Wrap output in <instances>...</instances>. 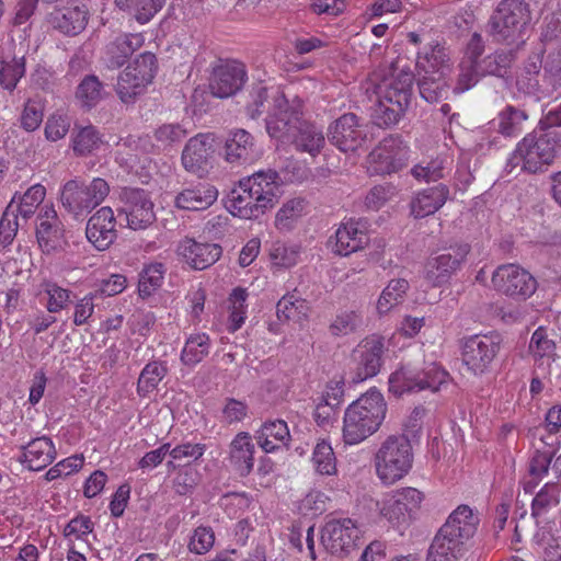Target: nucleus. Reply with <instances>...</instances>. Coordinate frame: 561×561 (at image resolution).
Returning a JSON list of instances; mask_svg holds the SVG:
<instances>
[{"label": "nucleus", "instance_id": "obj_1", "mask_svg": "<svg viewBox=\"0 0 561 561\" xmlns=\"http://www.w3.org/2000/svg\"><path fill=\"white\" fill-rule=\"evenodd\" d=\"M278 179L276 171L267 170L241 180L239 190L231 193V213L244 219L259 218L277 202Z\"/></svg>", "mask_w": 561, "mask_h": 561}, {"label": "nucleus", "instance_id": "obj_2", "mask_svg": "<svg viewBox=\"0 0 561 561\" xmlns=\"http://www.w3.org/2000/svg\"><path fill=\"white\" fill-rule=\"evenodd\" d=\"M387 413V403L380 391L370 389L351 403L344 413L343 440L356 445L374 435Z\"/></svg>", "mask_w": 561, "mask_h": 561}, {"label": "nucleus", "instance_id": "obj_3", "mask_svg": "<svg viewBox=\"0 0 561 561\" xmlns=\"http://www.w3.org/2000/svg\"><path fill=\"white\" fill-rule=\"evenodd\" d=\"M557 131L540 127L527 134L516 146L508 159L512 168L520 165L529 173L543 171L556 158Z\"/></svg>", "mask_w": 561, "mask_h": 561}, {"label": "nucleus", "instance_id": "obj_4", "mask_svg": "<svg viewBox=\"0 0 561 561\" xmlns=\"http://www.w3.org/2000/svg\"><path fill=\"white\" fill-rule=\"evenodd\" d=\"M378 478L385 484L402 479L412 468L413 453L410 439L405 435H389L374 457Z\"/></svg>", "mask_w": 561, "mask_h": 561}, {"label": "nucleus", "instance_id": "obj_5", "mask_svg": "<svg viewBox=\"0 0 561 561\" xmlns=\"http://www.w3.org/2000/svg\"><path fill=\"white\" fill-rule=\"evenodd\" d=\"M110 193L108 183L101 178H94L85 183L80 180H69L61 190L62 207L75 219H82L102 204Z\"/></svg>", "mask_w": 561, "mask_h": 561}, {"label": "nucleus", "instance_id": "obj_6", "mask_svg": "<svg viewBox=\"0 0 561 561\" xmlns=\"http://www.w3.org/2000/svg\"><path fill=\"white\" fill-rule=\"evenodd\" d=\"M305 119L304 101L298 96L288 100L284 93H278L272 112L265 118L266 131L270 137L287 144Z\"/></svg>", "mask_w": 561, "mask_h": 561}, {"label": "nucleus", "instance_id": "obj_7", "mask_svg": "<svg viewBox=\"0 0 561 561\" xmlns=\"http://www.w3.org/2000/svg\"><path fill=\"white\" fill-rule=\"evenodd\" d=\"M529 20L528 5L523 0H502L491 15L490 34L496 42L514 43Z\"/></svg>", "mask_w": 561, "mask_h": 561}, {"label": "nucleus", "instance_id": "obj_8", "mask_svg": "<svg viewBox=\"0 0 561 561\" xmlns=\"http://www.w3.org/2000/svg\"><path fill=\"white\" fill-rule=\"evenodd\" d=\"M502 342L503 337L497 332L465 337L461 343L462 363L474 375L485 374L501 351Z\"/></svg>", "mask_w": 561, "mask_h": 561}, {"label": "nucleus", "instance_id": "obj_9", "mask_svg": "<svg viewBox=\"0 0 561 561\" xmlns=\"http://www.w3.org/2000/svg\"><path fill=\"white\" fill-rule=\"evenodd\" d=\"M424 494L415 488H401L387 495L380 507V514L393 527L410 525L417 517Z\"/></svg>", "mask_w": 561, "mask_h": 561}, {"label": "nucleus", "instance_id": "obj_10", "mask_svg": "<svg viewBox=\"0 0 561 561\" xmlns=\"http://www.w3.org/2000/svg\"><path fill=\"white\" fill-rule=\"evenodd\" d=\"M468 243H456L436 255L428 257L425 264V279L432 287H440L449 282L451 276L461 268L468 254Z\"/></svg>", "mask_w": 561, "mask_h": 561}, {"label": "nucleus", "instance_id": "obj_11", "mask_svg": "<svg viewBox=\"0 0 561 561\" xmlns=\"http://www.w3.org/2000/svg\"><path fill=\"white\" fill-rule=\"evenodd\" d=\"M409 160V148L400 136H389L367 158L370 174L385 175L400 171Z\"/></svg>", "mask_w": 561, "mask_h": 561}, {"label": "nucleus", "instance_id": "obj_12", "mask_svg": "<svg viewBox=\"0 0 561 561\" xmlns=\"http://www.w3.org/2000/svg\"><path fill=\"white\" fill-rule=\"evenodd\" d=\"M447 378L448 374L435 365L428 366L421 373L402 367L390 375L389 389L400 396L424 389L436 391Z\"/></svg>", "mask_w": 561, "mask_h": 561}, {"label": "nucleus", "instance_id": "obj_13", "mask_svg": "<svg viewBox=\"0 0 561 561\" xmlns=\"http://www.w3.org/2000/svg\"><path fill=\"white\" fill-rule=\"evenodd\" d=\"M119 201L122 206L118 209V216H125L130 229H146L156 220L154 206L147 191L125 187L119 194Z\"/></svg>", "mask_w": 561, "mask_h": 561}, {"label": "nucleus", "instance_id": "obj_14", "mask_svg": "<svg viewBox=\"0 0 561 561\" xmlns=\"http://www.w3.org/2000/svg\"><path fill=\"white\" fill-rule=\"evenodd\" d=\"M492 285L496 291L522 300L530 297L537 288L533 275L514 264L499 266L492 274Z\"/></svg>", "mask_w": 561, "mask_h": 561}, {"label": "nucleus", "instance_id": "obj_15", "mask_svg": "<svg viewBox=\"0 0 561 561\" xmlns=\"http://www.w3.org/2000/svg\"><path fill=\"white\" fill-rule=\"evenodd\" d=\"M383 337L378 335L365 337L352 353L355 364L352 381L358 383L378 375L383 363Z\"/></svg>", "mask_w": 561, "mask_h": 561}, {"label": "nucleus", "instance_id": "obj_16", "mask_svg": "<svg viewBox=\"0 0 561 561\" xmlns=\"http://www.w3.org/2000/svg\"><path fill=\"white\" fill-rule=\"evenodd\" d=\"M328 139L343 152L356 151L367 141L366 126L354 113L343 114L329 127Z\"/></svg>", "mask_w": 561, "mask_h": 561}, {"label": "nucleus", "instance_id": "obj_17", "mask_svg": "<svg viewBox=\"0 0 561 561\" xmlns=\"http://www.w3.org/2000/svg\"><path fill=\"white\" fill-rule=\"evenodd\" d=\"M247 78L244 64L237 60L221 61L213 69L209 90L214 96L229 98L242 89Z\"/></svg>", "mask_w": 561, "mask_h": 561}, {"label": "nucleus", "instance_id": "obj_18", "mask_svg": "<svg viewBox=\"0 0 561 561\" xmlns=\"http://www.w3.org/2000/svg\"><path fill=\"white\" fill-rule=\"evenodd\" d=\"M359 528L351 518L327 522L322 531V542L332 554L348 552L359 539Z\"/></svg>", "mask_w": 561, "mask_h": 561}, {"label": "nucleus", "instance_id": "obj_19", "mask_svg": "<svg viewBox=\"0 0 561 561\" xmlns=\"http://www.w3.org/2000/svg\"><path fill=\"white\" fill-rule=\"evenodd\" d=\"M116 217L110 206L99 208L87 221L85 237L99 251L108 249L117 239Z\"/></svg>", "mask_w": 561, "mask_h": 561}, {"label": "nucleus", "instance_id": "obj_20", "mask_svg": "<svg viewBox=\"0 0 561 561\" xmlns=\"http://www.w3.org/2000/svg\"><path fill=\"white\" fill-rule=\"evenodd\" d=\"M213 154V139L208 135L199 134L185 145L181 157L182 165L187 172L204 178L211 169Z\"/></svg>", "mask_w": 561, "mask_h": 561}, {"label": "nucleus", "instance_id": "obj_21", "mask_svg": "<svg viewBox=\"0 0 561 561\" xmlns=\"http://www.w3.org/2000/svg\"><path fill=\"white\" fill-rule=\"evenodd\" d=\"M176 252L194 270H205L221 256L222 249L216 243H202L192 238H184L178 244Z\"/></svg>", "mask_w": 561, "mask_h": 561}, {"label": "nucleus", "instance_id": "obj_22", "mask_svg": "<svg viewBox=\"0 0 561 561\" xmlns=\"http://www.w3.org/2000/svg\"><path fill=\"white\" fill-rule=\"evenodd\" d=\"M226 160L229 163L242 165L254 162L261 157L253 136L245 129L229 133L225 145Z\"/></svg>", "mask_w": 561, "mask_h": 561}, {"label": "nucleus", "instance_id": "obj_23", "mask_svg": "<svg viewBox=\"0 0 561 561\" xmlns=\"http://www.w3.org/2000/svg\"><path fill=\"white\" fill-rule=\"evenodd\" d=\"M218 198V190L207 182H198L183 188L175 196V206L185 210H204L209 208Z\"/></svg>", "mask_w": 561, "mask_h": 561}, {"label": "nucleus", "instance_id": "obj_24", "mask_svg": "<svg viewBox=\"0 0 561 561\" xmlns=\"http://www.w3.org/2000/svg\"><path fill=\"white\" fill-rule=\"evenodd\" d=\"M440 527L427 550L426 561H459L466 553V542Z\"/></svg>", "mask_w": 561, "mask_h": 561}, {"label": "nucleus", "instance_id": "obj_25", "mask_svg": "<svg viewBox=\"0 0 561 561\" xmlns=\"http://www.w3.org/2000/svg\"><path fill=\"white\" fill-rule=\"evenodd\" d=\"M144 44L141 34H121L108 43L104 51V61L107 68L122 67L127 59Z\"/></svg>", "mask_w": 561, "mask_h": 561}, {"label": "nucleus", "instance_id": "obj_26", "mask_svg": "<svg viewBox=\"0 0 561 561\" xmlns=\"http://www.w3.org/2000/svg\"><path fill=\"white\" fill-rule=\"evenodd\" d=\"M22 450L19 460L33 471L46 468L56 457L55 446L46 436L32 439L27 445L22 446Z\"/></svg>", "mask_w": 561, "mask_h": 561}, {"label": "nucleus", "instance_id": "obj_27", "mask_svg": "<svg viewBox=\"0 0 561 561\" xmlns=\"http://www.w3.org/2000/svg\"><path fill=\"white\" fill-rule=\"evenodd\" d=\"M255 446L249 433H238L229 446V462L240 477H247L254 466Z\"/></svg>", "mask_w": 561, "mask_h": 561}, {"label": "nucleus", "instance_id": "obj_28", "mask_svg": "<svg viewBox=\"0 0 561 561\" xmlns=\"http://www.w3.org/2000/svg\"><path fill=\"white\" fill-rule=\"evenodd\" d=\"M49 22L54 28L66 35L73 36L85 28L88 23V10L85 5L77 4L57 9L50 13Z\"/></svg>", "mask_w": 561, "mask_h": 561}, {"label": "nucleus", "instance_id": "obj_29", "mask_svg": "<svg viewBox=\"0 0 561 561\" xmlns=\"http://www.w3.org/2000/svg\"><path fill=\"white\" fill-rule=\"evenodd\" d=\"M449 187L443 183L419 192L411 201V214L424 218L440 209L449 198Z\"/></svg>", "mask_w": 561, "mask_h": 561}, {"label": "nucleus", "instance_id": "obj_30", "mask_svg": "<svg viewBox=\"0 0 561 561\" xmlns=\"http://www.w3.org/2000/svg\"><path fill=\"white\" fill-rule=\"evenodd\" d=\"M335 242L332 248L333 252L347 256L356 251L364 249L368 243V237L366 232L359 228V224L350 220L343 222L335 232Z\"/></svg>", "mask_w": 561, "mask_h": 561}, {"label": "nucleus", "instance_id": "obj_31", "mask_svg": "<svg viewBox=\"0 0 561 561\" xmlns=\"http://www.w3.org/2000/svg\"><path fill=\"white\" fill-rule=\"evenodd\" d=\"M479 524V515L470 506L461 504L450 513L442 527H447L448 533L467 542L476 535Z\"/></svg>", "mask_w": 561, "mask_h": 561}, {"label": "nucleus", "instance_id": "obj_32", "mask_svg": "<svg viewBox=\"0 0 561 561\" xmlns=\"http://www.w3.org/2000/svg\"><path fill=\"white\" fill-rule=\"evenodd\" d=\"M255 438L265 453H274L288 446L290 433L283 420L266 421L256 431Z\"/></svg>", "mask_w": 561, "mask_h": 561}, {"label": "nucleus", "instance_id": "obj_33", "mask_svg": "<svg viewBox=\"0 0 561 561\" xmlns=\"http://www.w3.org/2000/svg\"><path fill=\"white\" fill-rule=\"evenodd\" d=\"M287 144L293 145L299 152H307L316 157L324 147L325 138L322 129L306 118Z\"/></svg>", "mask_w": 561, "mask_h": 561}, {"label": "nucleus", "instance_id": "obj_34", "mask_svg": "<svg viewBox=\"0 0 561 561\" xmlns=\"http://www.w3.org/2000/svg\"><path fill=\"white\" fill-rule=\"evenodd\" d=\"M413 80L414 75L410 70H401L388 84H385V90L379 98L408 108L412 98Z\"/></svg>", "mask_w": 561, "mask_h": 561}, {"label": "nucleus", "instance_id": "obj_35", "mask_svg": "<svg viewBox=\"0 0 561 561\" xmlns=\"http://www.w3.org/2000/svg\"><path fill=\"white\" fill-rule=\"evenodd\" d=\"M71 291L59 286L50 279H43L38 286L36 297L45 306L47 312L58 313L70 304Z\"/></svg>", "mask_w": 561, "mask_h": 561}, {"label": "nucleus", "instance_id": "obj_36", "mask_svg": "<svg viewBox=\"0 0 561 561\" xmlns=\"http://www.w3.org/2000/svg\"><path fill=\"white\" fill-rule=\"evenodd\" d=\"M417 85L421 96L430 102L435 103L446 99L449 93V85L445 79L444 71H432L425 73L419 72Z\"/></svg>", "mask_w": 561, "mask_h": 561}, {"label": "nucleus", "instance_id": "obj_37", "mask_svg": "<svg viewBox=\"0 0 561 561\" xmlns=\"http://www.w3.org/2000/svg\"><path fill=\"white\" fill-rule=\"evenodd\" d=\"M450 60L449 53L439 43L430 44L423 51L417 54L416 68L425 73L432 71H444Z\"/></svg>", "mask_w": 561, "mask_h": 561}, {"label": "nucleus", "instance_id": "obj_38", "mask_svg": "<svg viewBox=\"0 0 561 561\" xmlns=\"http://www.w3.org/2000/svg\"><path fill=\"white\" fill-rule=\"evenodd\" d=\"M147 85L146 81L141 80L136 72L126 67L117 78L115 90L123 103L130 104L145 92Z\"/></svg>", "mask_w": 561, "mask_h": 561}, {"label": "nucleus", "instance_id": "obj_39", "mask_svg": "<svg viewBox=\"0 0 561 561\" xmlns=\"http://www.w3.org/2000/svg\"><path fill=\"white\" fill-rule=\"evenodd\" d=\"M104 85L94 75L85 76L77 87L76 98L84 108L96 106L105 96Z\"/></svg>", "mask_w": 561, "mask_h": 561}, {"label": "nucleus", "instance_id": "obj_40", "mask_svg": "<svg viewBox=\"0 0 561 561\" xmlns=\"http://www.w3.org/2000/svg\"><path fill=\"white\" fill-rule=\"evenodd\" d=\"M561 486L558 483H546L531 502V516L539 518L548 514L560 503Z\"/></svg>", "mask_w": 561, "mask_h": 561}, {"label": "nucleus", "instance_id": "obj_41", "mask_svg": "<svg viewBox=\"0 0 561 561\" xmlns=\"http://www.w3.org/2000/svg\"><path fill=\"white\" fill-rule=\"evenodd\" d=\"M210 340L205 333L191 335L182 350L181 360L184 365L194 366L209 353Z\"/></svg>", "mask_w": 561, "mask_h": 561}, {"label": "nucleus", "instance_id": "obj_42", "mask_svg": "<svg viewBox=\"0 0 561 561\" xmlns=\"http://www.w3.org/2000/svg\"><path fill=\"white\" fill-rule=\"evenodd\" d=\"M168 373L167 366L162 362H150L141 370L137 382V393L140 397H146L152 392L159 382L165 377Z\"/></svg>", "mask_w": 561, "mask_h": 561}, {"label": "nucleus", "instance_id": "obj_43", "mask_svg": "<svg viewBox=\"0 0 561 561\" xmlns=\"http://www.w3.org/2000/svg\"><path fill=\"white\" fill-rule=\"evenodd\" d=\"M62 232L60 219L38 222L36 226V238L42 250L47 253L55 250L60 243Z\"/></svg>", "mask_w": 561, "mask_h": 561}, {"label": "nucleus", "instance_id": "obj_44", "mask_svg": "<svg viewBox=\"0 0 561 561\" xmlns=\"http://www.w3.org/2000/svg\"><path fill=\"white\" fill-rule=\"evenodd\" d=\"M528 118L524 110L507 105L497 115V131L504 136H516L522 131V124Z\"/></svg>", "mask_w": 561, "mask_h": 561}, {"label": "nucleus", "instance_id": "obj_45", "mask_svg": "<svg viewBox=\"0 0 561 561\" xmlns=\"http://www.w3.org/2000/svg\"><path fill=\"white\" fill-rule=\"evenodd\" d=\"M408 280L403 278L391 279L387 287L382 290L378 301L377 310L380 314L387 313L394 306L403 300L405 293L409 289Z\"/></svg>", "mask_w": 561, "mask_h": 561}, {"label": "nucleus", "instance_id": "obj_46", "mask_svg": "<svg viewBox=\"0 0 561 561\" xmlns=\"http://www.w3.org/2000/svg\"><path fill=\"white\" fill-rule=\"evenodd\" d=\"M102 144L99 130L92 126H84L73 134L72 149L77 156H87L99 149Z\"/></svg>", "mask_w": 561, "mask_h": 561}, {"label": "nucleus", "instance_id": "obj_47", "mask_svg": "<svg viewBox=\"0 0 561 561\" xmlns=\"http://www.w3.org/2000/svg\"><path fill=\"white\" fill-rule=\"evenodd\" d=\"M165 268L162 263H151L139 274L138 290L142 297L154 293L162 284Z\"/></svg>", "mask_w": 561, "mask_h": 561}, {"label": "nucleus", "instance_id": "obj_48", "mask_svg": "<svg viewBox=\"0 0 561 561\" xmlns=\"http://www.w3.org/2000/svg\"><path fill=\"white\" fill-rule=\"evenodd\" d=\"M247 298H248L247 289L241 288V287L234 288L229 296L230 316H229L228 330L230 332H236L244 323L245 313H247V305H245Z\"/></svg>", "mask_w": 561, "mask_h": 561}, {"label": "nucleus", "instance_id": "obj_49", "mask_svg": "<svg viewBox=\"0 0 561 561\" xmlns=\"http://www.w3.org/2000/svg\"><path fill=\"white\" fill-rule=\"evenodd\" d=\"M306 205V201L299 197L287 201L276 214L275 226L280 230L290 229L293 224L302 216Z\"/></svg>", "mask_w": 561, "mask_h": 561}, {"label": "nucleus", "instance_id": "obj_50", "mask_svg": "<svg viewBox=\"0 0 561 561\" xmlns=\"http://www.w3.org/2000/svg\"><path fill=\"white\" fill-rule=\"evenodd\" d=\"M25 75V58H12L10 61H1L0 84L8 91H13L20 79Z\"/></svg>", "mask_w": 561, "mask_h": 561}, {"label": "nucleus", "instance_id": "obj_51", "mask_svg": "<svg viewBox=\"0 0 561 561\" xmlns=\"http://www.w3.org/2000/svg\"><path fill=\"white\" fill-rule=\"evenodd\" d=\"M312 461L320 474L332 476L336 473V458L329 443L322 440L316 445Z\"/></svg>", "mask_w": 561, "mask_h": 561}, {"label": "nucleus", "instance_id": "obj_52", "mask_svg": "<svg viewBox=\"0 0 561 561\" xmlns=\"http://www.w3.org/2000/svg\"><path fill=\"white\" fill-rule=\"evenodd\" d=\"M459 73L457 77L454 92L462 93L478 83L482 73L480 71L478 61L470 59H462L458 66Z\"/></svg>", "mask_w": 561, "mask_h": 561}, {"label": "nucleus", "instance_id": "obj_53", "mask_svg": "<svg viewBox=\"0 0 561 561\" xmlns=\"http://www.w3.org/2000/svg\"><path fill=\"white\" fill-rule=\"evenodd\" d=\"M379 98L378 105L374 113L375 122L378 126L390 127L399 123L407 108L398 104H392Z\"/></svg>", "mask_w": 561, "mask_h": 561}, {"label": "nucleus", "instance_id": "obj_54", "mask_svg": "<svg viewBox=\"0 0 561 561\" xmlns=\"http://www.w3.org/2000/svg\"><path fill=\"white\" fill-rule=\"evenodd\" d=\"M511 60V55L502 50L484 57L481 61H478V65L482 77L486 75L504 77L507 73Z\"/></svg>", "mask_w": 561, "mask_h": 561}, {"label": "nucleus", "instance_id": "obj_55", "mask_svg": "<svg viewBox=\"0 0 561 561\" xmlns=\"http://www.w3.org/2000/svg\"><path fill=\"white\" fill-rule=\"evenodd\" d=\"M363 324L362 314L357 311H343L339 313L329 327L334 336L347 335L355 332Z\"/></svg>", "mask_w": 561, "mask_h": 561}, {"label": "nucleus", "instance_id": "obj_56", "mask_svg": "<svg viewBox=\"0 0 561 561\" xmlns=\"http://www.w3.org/2000/svg\"><path fill=\"white\" fill-rule=\"evenodd\" d=\"M19 228L16 210L13 209V201L3 211L0 219V251L12 243Z\"/></svg>", "mask_w": 561, "mask_h": 561}, {"label": "nucleus", "instance_id": "obj_57", "mask_svg": "<svg viewBox=\"0 0 561 561\" xmlns=\"http://www.w3.org/2000/svg\"><path fill=\"white\" fill-rule=\"evenodd\" d=\"M127 68L131 69L133 72H136L141 80L149 84L158 70L157 57L150 51H145L140 54Z\"/></svg>", "mask_w": 561, "mask_h": 561}, {"label": "nucleus", "instance_id": "obj_58", "mask_svg": "<svg viewBox=\"0 0 561 561\" xmlns=\"http://www.w3.org/2000/svg\"><path fill=\"white\" fill-rule=\"evenodd\" d=\"M158 147L168 148L181 142L186 137V130L180 124H163L154 130Z\"/></svg>", "mask_w": 561, "mask_h": 561}, {"label": "nucleus", "instance_id": "obj_59", "mask_svg": "<svg viewBox=\"0 0 561 561\" xmlns=\"http://www.w3.org/2000/svg\"><path fill=\"white\" fill-rule=\"evenodd\" d=\"M543 82L552 91H561V51L547 56L543 64Z\"/></svg>", "mask_w": 561, "mask_h": 561}, {"label": "nucleus", "instance_id": "obj_60", "mask_svg": "<svg viewBox=\"0 0 561 561\" xmlns=\"http://www.w3.org/2000/svg\"><path fill=\"white\" fill-rule=\"evenodd\" d=\"M529 347L535 357H548L552 360L556 358V343L548 339L542 328L533 333Z\"/></svg>", "mask_w": 561, "mask_h": 561}, {"label": "nucleus", "instance_id": "obj_61", "mask_svg": "<svg viewBox=\"0 0 561 561\" xmlns=\"http://www.w3.org/2000/svg\"><path fill=\"white\" fill-rule=\"evenodd\" d=\"M299 249L295 245L277 242L271 250L273 264L280 267H290L297 263Z\"/></svg>", "mask_w": 561, "mask_h": 561}, {"label": "nucleus", "instance_id": "obj_62", "mask_svg": "<svg viewBox=\"0 0 561 561\" xmlns=\"http://www.w3.org/2000/svg\"><path fill=\"white\" fill-rule=\"evenodd\" d=\"M43 106L41 102L36 100H28L25 103L21 115V126L27 131H33L39 127L43 122Z\"/></svg>", "mask_w": 561, "mask_h": 561}, {"label": "nucleus", "instance_id": "obj_63", "mask_svg": "<svg viewBox=\"0 0 561 561\" xmlns=\"http://www.w3.org/2000/svg\"><path fill=\"white\" fill-rule=\"evenodd\" d=\"M554 451L536 450L529 462V474L533 479L541 480L549 472Z\"/></svg>", "mask_w": 561, "mask_h": 561}, {"label": "nucleus", "instance_id": "obj_64", "mask_svg": "<svg viewBox=\"0 0 561 561\" xmlns=\"http://www.w3.org/2000/svg\"><path fill=\"white\" fill-rule=\"evenodd\" d=\"M215 535L210 527H197L192 536L188 548L197 554L206 553L214 545Z\"/></svg>", "mask_w": 561, "mask_h": 561}]
</instances>
